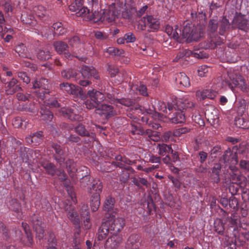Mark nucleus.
<instances>
[{
    "mask_svg": "<svg viewBox=\"0 0 249 249\" xmlns=\"http://www.w3.org/2000/svg\"><path fill=\"white\" fill-rule=\"evenodd\" d=\"M239 165L241 168L249 172V160H241L239 163Z\"/></svg>",
    "mask_w": 249,
    "mask_h": 249,
    "instance_id": "338daca9",
    "label": "nucleus"
},
{
    "mask_svg": "<svg viewBox=\"0 0 249 249\" xmlns=\"http://www.w3.org/2000/svg\"><path fill=\"white\" fill-rule=\"evenodd\" d=\"M149 118L147 117L146 116H144L142 117V121L143 123H145L146 124H147L149 126H151L153 128L155 129H158L160 126V124L157 123H151L149 121Z\"/></svg>",
    "mask_w": 249,
    "mask_h": 249,
    "instance_id": "4d7b16f0",
    "label": "nucleus"
},
{
    "mask_svg": "<svg viewBox=\"0 0 249 249\" xmlns=\"http://www.w3.org/2000/svg\"><path fill=\"white\" fill-rule=\"evenodd\" d=\"M204 32L201 29H194L191 24L187 23L184 26L182 30V35L188 42L193 41H197L203 36Z\"/></svg>",
    "mask_w": 249,
    "mask_h": 249,
    "instance_id": "39448f33",
    "label": "nucleus"
},
{
    "mask_svg": "<svg viewBox=\"0 0 249 249\" xmlns=\"http://www.w3.org/2000/svg\"><path fill=\"white\" fill-rule=\"evenodd\" d=\"M182 52L183 53L184 56L186 57H189L191 55H193V56L196 58H202L204 56L201 51H199L198 53L193 52L191 50L185 49L183 50Z\"/></svg>",
    "mask_w": 249,
    "mask_h": 249,
    "instance_id": "8fccbe9b",
    "label": "nucleus"
},
{
    "mask_svg": "<svg viewBox=\"0 0 249 249\" xmlns=\"http://www.w3.org/2000/svg\"><path fill=\"white\" fill-rule=\"evenodd\" d=\"M33 12L36 16L40 18L46 17L47 15V11L45 8L41 5L36 6L33 8Z\"/></svg>",
    "mask_w": 249,
    "mask_h": 249,
    "instance_id": "37998d69",
    "label": "nucleus"
},
{
    "mask_svg": "<svg viewBox=\"0 0 249 249\" xmlns=\"http://www.w3.org/2000/svg\"><path fill=\"white\" fill-rule=\"evenodd\" d=\"M108 72H109L110 75L111 77H114V76H116V75L117 73H118V72H119V70H118V68L116 66H112V65L109 66L108 69Z\"/></svg>",
    "mask_w": 249,
    "mask_h": 249,
    "instance_id": "0e129e2a",
    "label": "nucleus"
},
{
    "mask_svg": "<svg viewBox=\"0 0 249 249\" xmlns=\"http://www.w3.org/2000/svg\"><path fill=\"white\" fill-rule=\"evenodd\" d=\"M61 75L62 77L66 79H72L74 80H76L77 79V73L76 71L72 69L63 71L61 72Z\"/></svg>",
    "mask_w": 249,
    "mask_h": 249,
    "instance_id": "a19ab883",
    "label": "nucleus"
},
{
    "mask_svg": "<svg viewBox=\"0 0 249 249\" xmlns=\"http://www.w3.org/2000/svg\"><path fill=\"white\" fill-rule=\"evenodd\" d=\"M105 222L108 225V227L113 234H117L120 232L125 225L124 219L122 217L112 216Z\"/></svg>",
    "mask_w": 249,
    "mask_h": 249,
    "instance_id": "1a4fd4ad",
    "label": "nucleus"
},
{
    "mask_svg": "<svg viewBox=\"0 0 249 249\" xmlns=\"http://www.w3.org/2000/svg\"><path fill=\"white\" fill-rule=\"evenodd\" d=\"M40 113L41 119L46 122H50L53 118L52 113L43 106L41 107Z\"/></svg>",
    "mask_w": 249,
    "mask_h": 249,
    "instance_id": "ea45409f",
    "label": "nucleus"
},
{
    "mask_svg": "<svg viewBox=\"0 0 249 249\" xmlns=\"http://www.w3.org/2000/svg\"><path fill=\"white\" fill-rule=\"evenodd\" d=\"M48 95V94L46 95V97L43 100H44V105L48 106L50 107H58L59 106V104L55 99L52 98L48 100L46 99Z\"/></svg>",
    "mask_w": 249,
    "mask_h": 249,
    "instance_id": "3c124183",
    "label": "nucleus"
},
{
    "mask_svg": "<svg viewBox=\"0 0 249 249\" xmlns=\"http://www.w3.org/2000/svg\"><path fill=\"white\" fill-rule=\"evenodd\" d=\"M70 210L68 208H66V210L68 211V216L71 222L75 225H79L80 219L78 215L72 207L70 206Z\"/></svg>",
    "mask_w": 249,
    "mask_h": 249,
    "instance_id": "c9c22d12",
    "label": "nucleus"
},
{
    "mask_svg": "<svg viewBox=\"0 0 249 249\" xmlns=\"http://www.w3.org/2000/svg\"><path fill=\"white\" fill-rule=\"evenodd\" d=\"M144 133L147 135L150 140L154 142H158L160 139V134L157 131L147 129Z\"/></svg>",
    "mask_w": 249,
    "mask_h": 249,
    "instance_id": "49530a36",
    "label": "nucleus"
},
{
    "mask_svg": "<svg viewBox=\"0 0 249 249\" xmlns=\"http://www.w3.org/2000/svg\"><path fill=\"white\" fill-rule=\"evenodd\" d=\"M194 103L187 97H183L181 99L175 98L172 102H168L167 108L169 111L173 109L176 110V107L181 109L182 110L188 108H191L194 106Z\"/></svg>",
    "mask_w": 249,
    "mask_h": 249,
    "instance_id": "423d86ee",
    "label": "nucleus"
},
{
    "mask_svg": "<svg viewBox=\"0 0 249 249\" xmlns=\"http://www.w3.org/2000/svg\"><path fill=\"white\" fill-rule=\"evenodd\" d=\"M231 171L229 172V178L233 183L240 184L244 178L236 166H229Z\"/></svg>",
    "mask_w": 249,
    "mask_h": 249,
    "instance_id": "a211bd4d",
    "label": "nucleus"
},
{
    "mask_svg": "<svg viewBox=\"0 0 249 249\" xmlns=\"http://www.w3.org/2000/svg\"><path fill=\"white\" fill-rule=\"evenodd\" d=\"M81 73L84 78H89L93 77L96 79L99 78L97 71L92 67L83 66L81 69Z\"/></svg>",
    "mask_w": 249,
    "mask_h": 249,
    "instance_id": "4be33fe9",
    "label": "nucleus"
},
{
    "mask_svg": "<svg viewBox=\"0 0 249 249\" xmlns=\"http://www.w3.org/2000/svg\"><path fill=\"white\" fill-rule=\"evenodd\" d=\"M176 81L177 84L184 87L190 86V80L188 76L183 72L177 73L176 77Z\"/></svg>",
    "mask_w": 249,
    "mask_h": 249,
    "instance_id": "72a5a7b5",
    "label": "nucleus"
},
{
    "mask_svg": "<svg viewBox=\"0 0 249 249\" xmlns=\"http://www.w3.org/2000/svg\"><path fill=\"white\" fill-rule=\"evenodd\" d=\"M126 99H128L133 102V104L128 107H130V109L131 111H132V113L129 112L128 113L127 116L130 118V119H132L134 122H137V121L139 120V119L137 118V117L135 116V115L133 114L134 113L136 114H139V113H142L144 114V113H146V114H152L153 111L150 109H144L141 106H140L139 105H137L134 108L132 107L133 105L134 104V102L133 100L128 99V98H125ZM123 107H124V105H122L121 107H121L123 108ZM125 107H127L126 106H125Z\"/></svg>",
    "mask_w": 249,
    "mask_h": 249,
    "instance_id": "4468645a",
    "label": "nucleus"
},
{
    "mask_svg": "<svg viewBox=\"0 0 249 249\" xmlns=\"http://www.w3.org/2000/svg\"><path fill=\"white\" fill-rule=\"evenodd\" d=\"M75 131L81 136H88L89 133L86 130L84 125L80 124L75 127Z\"/></svg>",
    "mask_w": 249,
    "mask_h": 249,
    "instance_id": "6e6d98bb",
    "label": "nucleus"
},
{
    "mask_svg": "<svg viewBox=\"0 0 249 249\" xmlns=\"http://www.w3.org/2000/svg\"><path fill=\"white\" fill-rule=\"evenodd\" d=\"M48 246L47 249H57L55 247L56 245V240L54 235L53 233L49 234V238L48 239Z\"/></svg>",
    "mask_w": 249,
    "mask_h": 249,
    "instance_id": "603ef678",
    "label": "nucleus"
},
{
    "mask_svg": "<svg viewBox=\"0 0 249 249\" xmlns=\"http://www.w3.org/2000/svg\"><path fill=\"white\" fill-rule=\"evenodd\" d=\"M12 203L14 205L13 206V211L18 213L17 216L18 218H21V215L20 214V206L17 200H13Z\"/></svg>",
    "mask_w": 249,
    "mask_h": 249,
    "instance_id": "13d9d810",
    "label": "nucleus"
},
{
    "mask_svg": "<svg viewBox=\"0 0 249 249\" xmlns=\"http://www.w3.org/2000/svg\"><path fill=\"white\" fill-rule=\"evenodd\" d=\"M165 32L171 38L179 42V35L181 31L178 28V26L176 25L175 28L170 25H167L165 29Z\"/></svg>",
    "mask_w": 249,
    "mask_h": 249,
    "instance_id": "cd10ccee",
    "label": "nucleus"
},
{
    "mask_svg": "<svg viewBox=\"0 0 249 249\" xmlns=\"http://www.w3.org/2000/svg\"><path fill=\"white\" fill-rule=\"evenodd\" d=\"M233 23L237 28L242 30H246L249 26L248 20L245 18L244 16L240 15L234 17Z\"/></svg>",
    "mask_w": 249,
    "mask_h": 249,
    "instance_id": "5701e85b",
    "label": "nucleus"
},
{
    "mask_svg": "<svg viewBox=\"0 0 249 249\" xmlns=\"http://www.w3.org/2000/svg\"><path fill=\"white\" fill-rule=\"evenodd\" d=\"M143 22L150 29L151 31L158 30L160 28L159 19L152 15H146L143 17Z\"/></svg>",
    "mask_w": 249,
    "mask_h": 249,
    "instance_id": "6ab92c4d",
    "label": "nucleus"
},
{
    "mask_svg": "<svg viewBox=\"0 0 249 249\" xmlns=\"http://www.w3.org/2000/svg\"><path fill=\"white\" fill-rule=\"evenodd\" d=\"M122 241V237L118 234H113L107 238L105 244L106 249H116Z\"/></svg>",
    "mask_w": 249,
    "mask_h": 249,
    "instance_id": "dca6fc26",
    "label": "nucleus"
},
{
    "mask_svg": "<svg viewBox=\"0 0 249 249\" xmlns=\"http://www.w3.org/2000/svg\"><path fill=\"white\" fill-rule=\"evenodd\" d=\"M15 51L21 57L29 58L31 60H33L35 58L34 55H31L27 52V49L23 44L17 45L15 48Z\"/></svg>",
    "mask_w": 249,
    "mask_h": 249,
    "instance_id": "2f4dec72",
    "label": "nucleus"
},
{
    "mask_svg": "<svg viewBox=\"0 0 249 249\" xmlns=\"http://www.w3.org/2000/svg\"><path fill=\"white\" fill-rule=\"evenodd\" d=\"M120 14L119 10L115 7V4H112L107 9L104 10V22L113 23L119 18Z\"/></svg>",
    "mask_w": 249,
    "mask_h": 249,
    "instance_id": "9b49d317",
    "label": "nucleus"
},
{
    "mask_svg": "<svg viewBox=\"0 0 249 249\" xmlns=\"http://www.w3.org/2000/svg\"><path fill=\"white\" fill-rule=\"evenodd\" d=\"M107 53L112 55L121 56L124 53V51L114 47H109L107 50Z\"/></svg>",
    "mask_w": 249,
    "mask_h": 249,
    "instance_id": "864d4df0",
    "label": "nucleus"
},
{
    "mask_svg": "<svg viewBox=\"0 0 249 249\" xmlns=\"http://www.w3.org/2000/svg\"><path fill=\"white\" fill-rule=\"evenodd\" d=\"M31 13V11L29 10L23 11L21 14V19L25 24L34 25L36 23V19L34 15H28V14Z\"/></svg>",
    "mask_w": 249,
    "mask_h": 249,
    "instance_id": "c85d7f7f",
    "label": "nucleus"
},
{
    "mask_svg": "<svg viewBox=\"0 0 249 249\" xmlns=\"http://www.w3.org/2000/svg\"><path fill=\"white\" fill-rule=\"evenodd\" d=\"M124 36L127 43L134 42L136 40L135 36L132 33H127L124 35Z\"/></svg>",
    "mask_w": 249,
    "mask_h": 249,
    "instance_id": "69168bd1",
    "label": "nucleus"
},
{
    "mask_svg": "<svg viewBox=\"0 0 249 249\" xmlns=\"http://www.w3.org/2000/svg\"><path fill=\"white\" fill-rule=\"evenodd\" d=\"M208 91L206 89L203 90H198L196 92V97L197 100L201 101L207 98L206 93Z\"/></svg>",
    "mask_w": 249,
    "mask_h": 249,
    "instance_id": "680f3d73",
    "label": "nucleus"
},
{
    "mask_svg": "<svg viewBox=\"0 0 249 249\" xmlns=\"http://www.w3.org/2000/svg\"><path fill=\"white\" fill-rule=\"evenodd\" d=\"M18 77L21 79L23 82L28 84L30 81V78L27 75L26 73L23 72L18 73Z\"/></svg>",
    "mask_w": 249,
    "mask_h": 249,
    "instance_id": "774afa93",
    "label": "nucleus"
},
{
    "mask_svg": "<svg viewBox=\"0 0 249 249\" xmlns=\"http://www.w3.org/2000/svg\"><path fill=\"white\" fill-rule=\"evenodd\" d=\"M33 229L36 232V237L39 240L44 237V228L45 224L42 222L41 219L37 215H34L32 219Z\"/></svg>",
    "mask_w": 249,
    "mask_h": 249,
    "instance_id": "2eb2a0df",
    "label": "nucleus"
},
{
    "mask_svg": "<svg viewBox=\"0 0 249 249\" xmlns=\"http://www.w3.org/2000/svg\"><path fill=\"white\" fill-rule=\"evenodd\" d=\"M218 25V21L216 19H211L209 22V26L211 29L209 37L207 41H205L202 46L205 49H213L217 45V36L215 33Z\"/></svg>",
    "mask_w": 249,
    "mask_h": 249,
    "instance_id": "20e7f679",
    "label": "nucleus"
},
{
    "mask_svg": "<svg viewBox=\"0 0 249 249\" xmlns=\"http://www.w3.org/2000/svg\"><path fill=\"white\" fill-rule=\"evenodd\" d=\"M53 46L55 51L59 54L64 53L65 56L68 58H71L72 56L69 52H67L68 46L67 43L63 41H57L54 43Z\"/></svg>",
    "mask_w": 249,
    "mask_h": 249,
    "instance_id": "393cba45",
    "label": "nucleus"
},
{
    "mask_svg": "<svg viewBox=\"0 0 249 249\" xmlns=\"http://www.w3.org/2000/svg\"><path fill=\"white\" fill-rule=\"evenodd\" d=\"M41 165L45 170L46 174L52 176H53L55 174H56L59 179L61 181L66 180L67 175L64 171L61 169L57 170L56 167L53 163L48 161H44L41 162Z\"/></svg>",
    "mask_w": 249,
    "mask_h": 249,
    "instance_id": "0eeeda50",
    "label": "nucleus"
},
{
    "mask_svg": "<svg viewBox=\"0 0 249 249\" xmlns=\"http://www.w3.org/2000/svg\"><path fill=\"white\" fill-rule=\"evenodd\" d=\"M108 225L104 222L99 227L97 233V239L98 241H103L106 239L109 232H111Z\"/></svg>",
    "mask_w": 249,
    "mask_h": 249,
    "instance_id": "bb28decb",
    "label": "nucleus"
},
{
    "mask_svg": "<svg viewBox=\"0 0 249 249\" xmlns=\"http://www.w3.org/2000/svg\"><path fill=\"white\" fill-rule=\"evenodd\" d=\"M228 77L229 79L226 78L225 80H223L222 83L223 85H225H225L227 84L232 90L234 88L236 87L243 92H249V85L241 75L230 71L228 72Z\"/></svg>",
    "mask_w": 249,
    "mask_h": 249,
    "instance_id": "f03ea898",
    "label": "nucleus"
},
{
    "mask_svg": "<svg viewBox=\"0 0 249 249\" xmlns=\"http://www.w3.org/2000/svg\"><path fill=\"white\" fill-rule=\"evenodd\" d=\"M81 216L84 218V228L86 230L89 229L91 226V223L90 220L88 206L83 204L80 208Z\"/></svg>",
    "mask_w": 249,
    "mask_h": 249,
    "instance_id": "412c9836",
    "label": "nucleus"
},
{
    "mask_svg": "<svg viewBox=\"0 0 249 249\" xmlns=\"http://www.w3.org/2000/svg\"><path fill=\"white\" fill-rule=\"evenodd\" d=\"M52 148L54 150L56 155L55 156V160L60 167H63L65 163V158L63 156V151L61 149L60 146L56 143H53Z\"/></svg>",
    "mask_w": 249,
    "mask_h": 249,
    "instance_id": "b1692460",
    "label": "nucleus"
},
{
    "mask_svg": "<svg viewBox=\"0 0 249 249\" xmlns=\"http://www.w3.org/2000/svg\"><path fill=\"white\" fill-rule=\"evenodd\" d=\"M26 139L28 143H35V144H36L43 139L42 132L41 131H39L35 133H33Z\"/></svg>",
    "mask_w": 249,
    "mask_h": 249,
    "instance_id": "e433bc0d",
    "label": "nucleus"
},
{
    "mask_svg": "<svg viewBox=\"0 0 249 249\" xmlns=\"http://www.w3.org/2000/svg\"><path fill=\"white\" fill-rule=\"evenodd\" d=\"M77 111L71 108H62L60 109V113L65 118H67L71 121L81 120V116L76 114Z\"/></svg>",
    "mask_w": 249,
    "mask_h": 249,
    "instance_id": "aec40b11",
    "label": "nucleus"
},
{
    "mask_svg": "<svg viewBox=\"0 0 249 249\" xmlns=\"http://www.w3.org/2000/svg\"><path fill=\"white\" fill-rule=\"evenodd\" d=\"M102 182L98 180H94L89 190L90 195V206L93 212L96 211L100 205V194L102 191Z\"/></svg>",
    "mask_w": 249,
    "mask_h": 249,
    "instance_id": "7ed1b4c3",
    "label": "nucleus"
},
{
    "mask_svg": "<svg viewBox=\"0 0 249 249\" xmlns=\"http://www.w3.org/2000/svg\"><path fill=\"white\" fill-rule=\"evenodd\" d=\"M66 168L70 176L72 178L75 177V173L77 171L75 164L73 160H69L65 163Z\"/></svg>",
    "mask_w": 249,
    "mask_h": 249,
    "instance_id": "4c0bfd02",
    "label": "nucleus"
},
{
    "mask_svg": "<svg viewBox=\"0 0 249 249\" xmlns=\"http://www.w3.org/2000/svg\"><path fill=\"white\" fill-rule=\"evenodd\" d=\"M210 70L211 68L206 65L201 66L197 70L198 75L200 77H204Z\"/></svg>",
    "mask_w": 249,
    "mask_h": 249,
    "instance_id": "5fc2aeb1",
    "label": "nucleus"
},
{
    "mask_svg": "<svg viewBox=\"0 0 249 249\" xmlns=\"http://www.w3.org/2000/svg\"><path fill=\"white\" fill-rule=\"evenodd\" d=\"M129 178V174L128 171L124 170L120 176V180L123 183H125Z\"/></svg>",
    "mask_w": 249,
    "mask_h": 249,
    "instance_id": "e2e57ef3",
    "label": "nucleus"
},
{
    "mask_svg": "<svg viewBox=\"0 0 249 249\" xmlns=\"http://www.w3.org/2000/svg\"><path fill=\"white\" fill-rule=\"evenodd\" d=\"M85 13L84 19L85 20H90L94 22H104V10L100 11H94L90 12L88 8H84L81 10Z\"/></svg>",
    "mask_w": 249,
    "mask_h": 249,
    "instance_id": "f8f14e48",
    "label": "nucleus"
},
{
    "mask_svg": "<svg viewBox=\"0 0 249 249\" xmlns=\"http://www.w3.org/2000/svg\"><path fill=\"white\" fill-rule=\"evenodd\" d=\"M107 91L103 93L94 89L89 90L87 92L89 99L85 102L86 108L88 109L96 108L99 106V104L105 100L115 104L116 107H121L122 105L129 107L133 104V102L128 99L115 98L112 93L111 87H108Z\"/></svg>",
    "mask_w": 249,
    "mask_h": 249,
    "instance_id": "f257e3e1",
    "label": "nucleus"
},
{
    "mask_svg": "<svg viewBox=\"0 0 249 249\" xmlns=\"http://www.w3.org/2000/svg\"><path fill=\"white\" fill-rule=\"evenodd\" d=\"M235 125L241 128L248 129L249 128V121L242 116L237 117L234 120Z\"/></svg>",
    "mask_w": 249,
    "mask_h": 249,
    "instance_id": "58836bf2",
    "label": "nucleus"
},
{
    "mask_svg": "<svg viewBox=\"0 0 249 249\" xmlns=\"http://www.w3.org/2000/svg\"><path fill=\"white\" fill-rule=\"evenodd\" d=\"M131 90L133 91H136V93H139L144 96H147L148 95L147 89L146 87L142 84L138 85H133L131 87Z\"/></svg>",
    "mask_w": 249,
    "mask_h": 249,
    "instance_id": "79ce46f5",
    "label": "nucleus"
},
{
    "mask_svg": "<svg viewBox=\"0 0 249 249\" xmlns=\"http://www.w3.org/2000/svg\"><path fill=\"white\" fill-rule=\"evenodd\" d=\"M60 88L63 91L75 97H79L83 99L84 95L82 89L78 86H75L72 84L63 83L60 85Z\"/></svg>",
    "mask_w": 249,
    "mask_h": 249,
    "instance_id": "9d476101",
    "label": "nucleus"
},
{
    "mask_svg": "<svg viewBox=\"0 0 249 249\" xmlns=\"http://www.w3.org/2000/svg\"><path fill=\"white\" fill-rule=\"evenodd\" d=\"M141 237L138 234H131L128 238L127 244L131 246L132 249H139L142 244L140 241Z\"/></svg>",
    "mask_w": 249,
    "mask_h": 249,
    "instance_id": "7c9ffc66",
    "label": "nucleus"
},
{
    "mask_svg": "<svg viewBox=\"0 0 249 249\" xmlns=\"http://www.w3.org/2000/svg\"><path fill=\"white\" fill-rule=\"evenodd\" d=\"M175 111L174 117L171 118V121L173 123L178 124L182 123L185 121V115L184 111L181 109H178L176 107V110L173 109L172 110Z\"/></svg>",
    "mask_w": 249,
    "mask_h": 249,
    "instance_id": "473e14b6",
    "label": "nucleus"
},
{
    "mask_svg": "<svg viewBox=\"0 0 249 249\" xmlns=\"http://www.w3.org/2000/svg\"><path fill=\"white\" fill-rule=\"evenodd\" d=\"M190 129L186 127L178 128L174 131L173 135L175 137H179L183 134L188 132Z\"/></svg>",
    "mask_w": 249,
    "mask_h": 249,
    "instance_id": "bf43d9fd",
    "label": "nucleus"
},
{
    "mask_svg": "<svg viewBox=\"0 0 249 249\" xmlns=\"http://www.w3.org/2000/svg\"><path fill=\"white\" fill-rule=\"evenodd\" d=\"M84 8H87V7H83V8H80L78 7V5L74 2L71 3L69 6V9L71 11L75 12L76 15L77 17H81L84 18V16H85V13L83 11H81V10Z\"/></svg>",
    "mask_w": 249,
    "mask_h": 249,
    "instance_id": "de8ad7c7",
    "label": "nucleus"
},
{
    "mask_svg": "<svg viewBox=\"0 0 249 249\" xmlns=\"http://www.w3.org/2000/svg\"><path fill=\"white\" fill-rule=\"evenodd\" d=\"M28 123V121L19 117L15 118L12 121L13 125L17 128L22 127L23 125H24V128H26Z\"/></svg>",
    "mask_w": 249,
    "mask_h": 249,
    "instance_id": "c03bdc74",
    "label": "nucleus"
},
{
    "mask_svg": "<svg viewBox=\"0 0 249 249\" xmlns=\"http://www.w3.org/2000/svg\"><path fill=\"white\" fill-rule=\"evenodd\" d=\"M18 83V80L15 78H13L11 81L8 84V89H6V92L9 94H12L21 89V88L18 86L16 85Z\"/></svg>",
    "mask_w": 249,
    "mask_h": 249,
    "instance_id": "f704fd0d",
    "label": "nucleus"
},
{
    "mask_svg": "<svg viewBox=\"0 0 249 249\" xmlns=\"http://www.w3.org/2000/svg\"><path fill=\"white\" fill-rule=\"evenodd\" d=\"M51 55L48 52H45L44 51H40L37 53V57L40 60H47L49 59Z\"/></svg>",
    "mask_w": 249,
    "mask_h": 249,
    "instance_id": "052dcab7",
    "label": "nucleus"
},
{
    "mask_svg": "<svg viewBox=\"0 0 249 249\" xmlns=\"http://www.w3.org/2000/svg\"><path fill=\"white\" fill-rule=\"evenodd\" d=\"M34 89H38V91H36L37 96L42 100L46 97V95L49 94L48 80L45 78H40L36 80L33 83Z\"/></svg>",
    "mask_w": 249,
    "mask_h": 249,
    "instance_id": "6e6552de",
    "label": "nucleus"
},
{
    "mask_svg": "<svg viewBox=\"0 0 249 249\" xmlns=\"http://www.w3.org/2000/svg\"><path fill=\"white\" fill-rule=\"evenodd\" d=\"M158 146L159 147L158 153L161 156H163L169 152L173 153V152L171 145H170L162 143L158 144Z\"/></svg>",
    "mask_w": 249,
    "mask_h": 249,
    "instance_id": "a18cd8bd",
    "label": "nucleus"
},
{
    "mask_svg": "<svg viewBox=\"0 0 249 249\" xmlns=\"http://www.w3.org/2000/svg\"><path fill=\"white\" fill-rule=\"evenodd\" d=\"M222 160L225 163L229 164V166H235L238 162L236 153H233L229 148L224 152Z\"/></svg>",
    "mask_w": 249,
    "mask_h": 249,
    "instance_id": "f3484780",
    "label": "nucleus"
},
{
    "mask_svg": "<svg viewBox=\"0 0 249 249\" xmlns=\"http://www.w3.org/2000/svg\"><path fill=\"white\" fill-rule=\"evenodd\" d=\"M69 43L70 46L73 48L72 52L73 53L82 52L83 44L80 42L79 37L77 36H73L69 40Z\"/></svg>",
    "mask_w": 249,
    "mask_h": 249,
    "instance_id": "c756f323",
    "label": "nucleus"
},
{
    "mask_svg": "<svg viewBox=\"0 0 249 249\" xmlns=\"http://www.w3.org/2000/svg\"><path fill=\"white\" fill-rule=\"evenodd\" d=\"M22 227L24 231L26 237H23L21 241L25 246L30 247L33 244V239L31 232L29 229V226L27 224L22 222Z\"/></svg>",
    "mask_w": 249,
    "mask_h": 249,
    "instance_id": "a878e982",
    "label": "nucleus"
},
{
    "mask_svg": "<svg viewBox=\"0 0 249 249\" xmlns=\"http://www.w3.org/2000/svg\"><path fill=\"white\" fill-rule=\"evenodd\" d=\"M115 200L111 197H107L105 202L104 205V210L110 212L113 208Z\"/></svg>",
    "mask_w": 249,
    "mask_h": 249,
    "instance_id": "09e8293b",
    "label": "nucleus"
},
{
    "mask_svg": "<svg viewBox=\"0 0 249 249\" xmlns=\"http://www.w3.org/2000/svg\"><path fill=\"white\" fill-rule=\"evenodd\" d=\"M95 112L101 116H104L106 119L117 115L116 111L112 106L105 104L97 107L95 109Z\"/></svg>",
    "mask_w": 249,
    "mask_h": 249,
    "instance_id": "ddd939ff",
    "label": "nucleus"
}]
</instances>
